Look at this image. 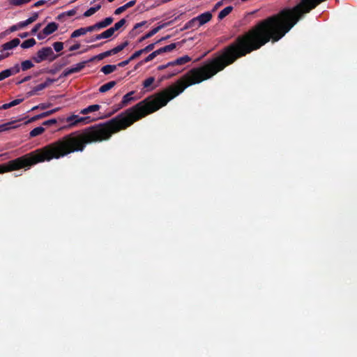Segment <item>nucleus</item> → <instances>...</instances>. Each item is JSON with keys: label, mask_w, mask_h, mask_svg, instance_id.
<instances>
[{"label": "nucleus", "mask_w": 357, "mask_h": 357, "mask_svg": "<svg viewBox=\"0 0 357 357\" xmlns=\"http://www.w3.org/2000/svg\"><path fill=\"white\" fill-rule=\"evenodd\" d=\"M56 123V120L55 119H52L47 121H45L43 123V126H50L51 125L55 124Z\"/></svg>", "instance_id": "obj_45"}, {"label": "nucleus", "mask_w": 357, "mask_h": 357, "mask_svg": "<svg viewBox=\"0 0 357 357\" xmlns=\"http://www.w3.org/2000/svg\"><path fill=\"white\" fill-rule=\"evenodd\" d=\"M59 24L56 22H50L43 29V31L38 33L37 37L39 40L44 39L46 36L53 33L58 29Z\"/></svg>", "instance_id": "obj_4"}, {"label": "nucleus", "mask_w": 357, "mask_h": 357, "mask_svg": "<svg viewBox=\"0 0 357 357\" xmlns=\"http://www.w3.org/2000/svg\"><path fill=\"white\" fill-rule=\"evenodd\" d=\"M135 91H132L126 95L123 96L122 100L119 104V109H121L126 106H127L128 104H130L132 101L137 100L138 98L137 97H134L133 95L135 94Z\"/></svg>", "instance_id": "obj_5"}, {"label": "nucleus", "mask_w": 357, "mask_h": 357, "mask_svg": "<svg viewBox=\"0 0 357 357\" xmlns=\"http://www.w3.org/2000/svg\"><path fill=\"white\" fill-rule=\"evenodd\" d=\"M126 23V20L123 18L120 20L118 22L115 23L114 25L112 27L114 29V31H118Z\"/></svg>", "instance_id": "obj_29"}, {"label": "nucleus", "mask_w": 357, "mask_h": 357, "mask_svg": "<svg viewBox=\"0 0 357 357\" xmlns=\"http://www.w3.org/2000/svg\"><path fill=\"white\" fill-rule=\"evenodd\" d=\"M84 29H85V32L86 33L87 32L98 31V30H100V28L98 26V23H96L93 25H91V26H87V27H84Z\"/></svg>", "instance_id": "obj_34"}, {"label": "nucleus", "mask_w": 357, "mask_h": 357, "mask_svg": "<svg viewBox=\"0 0 357 357\" xmlns=\"http://www.w3.org/2000/svg\"><path fill=\"white\" fill-rule=\"evenodd\" d=\"M65 121L68 123L66 128H70L76 126L79 123H89L91 121V119L89 116L82 117L78 115L73 114L70 116H68Z\"/></svg>", "instance_id": "obj_3"}, {"label": "nucleus", "mask_w": 357, "mask_h": 357, "mask_svg": "<svg viewBox=\"0 0 357 357\" xmlns=\"http://www.w3.org/2000/svg\"><path fill=\"white\" fill-rule=\"evenodd\" d=\"M104 59V58H103V56H102V53H100V54H98V55H96V56H94L91 57V59H89L88 60V61H89V62H93V61H96V60H98V61H100V60H102V59Z\"/></svg>", "instance_id": "obj_44"}, {"label": "nucleus", "mask_w": 357, "mask_h": 357, "mask_svg": "<svg viewBox=\"0 0 357 357\" xmlns=\"http://www.w3.org/2000/svg\"><path fill=\"white\" fill-rule=\"evenodd\" d=\"M112 53H113L114 54H117V53L120 52L121 51H122V50H123V49L121 48V45H117L116 47H114L113 49H112Z\"/></svg>", "instance_id": "obj_50"}, {"label": "nucleus", "mask_w": 357, "mask_h": 357, "mask_svg": "<svg viewBox=\"0 0 357 357\" xmlns=\"http://www.w3.org/2000/svg\"><path fill=\"white\" fill-rule=\"evenodd\" d=\"M34 66L33 63L31 60H25L21 63L20 67L22 70L26 71L31 69Z\"/></svg>", "instance_id": "obj_25"}, {"label": "nucleus", "mask_w": 357, "mask_h": 357, "mask_svg": "<svg viewBox=\"0 0 357 357\" xmlns=\"http://www.w3.org/2000/svg\"><path fill=\"white\" fill-rule=\"evenodd\" d=\"M128 128V109L114 118L81 131H75L21 157L0 165V174L19 170L45 161L59 159L70 153L82 152L87 144L109 140L113 134Z\"/></svg>", "instance_id": "obj_1"}, {"label": "nucleus", "mask_w": 357, "mask_h": 357, "mask_svg": "<svg viewBox=\"0 0 357 357\" xmlns=\"http://www.w3.org/2000/svg\"><path fill=\"white\" fill-rule=\"evenodd\" d=\"M43 89H45L44 85H43V84L41 83V84L34 86L31 91H29L27 93V96L30 97V96L37 95L38 91H42Z\"/></svg>", "instance_id": "obj_21"}, {"label": "nucleus", "mask_w": 357, "mask_h": 357, "mask_svg": "<svg viewBox=\"0 0 357 357\" xmlns=\"http://www.w3.org/2000/svg\"><path fill=\"white\" fill-rule=\"evenodd\" d=\"M68 61L67 58H63L59 63H55L54 66H55L54 69H52L50 70V73L52 74H55L58 70L61 69L63 67L68 64Z\"/></svg>", "instance_id": "obj_12"}, {"label": "nucleus", "mask_w": 357, "mask_h": 357, "mask_svg": "<svg viewBox=\"0 0 357 357\" xmlns=\"http://www.w3.org/2000/svg\"><path fill=\"white\" fill-rule=\"evenodd\" d=\"M19 26H18V24H15V25H13L12 26L10 27V32H13V31H17V29H19Z\"/></svg>", "instance_id": "obj_58"}, {"label": "nucleus", "mask_w": 357, "mask_h": 357, "mask_svg": "<svg viewBox=\"0 0 357 357\" xmlns=\"http://www.w3.org/2000/svg\"><path fill=\"white\" fill-rule=\"evenodd\" d=\"M158 43L155 42V43H151V44H149L147 46H146L144 48H143V52L144 53H147V52H149L151 51H152L154 48H155V45L157 44Z\"/></svg>", "instance_id": "obj_37"}, {"label": "nucleus", "mask_w": 357, "mask_h": 357, "mask_svg": "<svg viewBox=\"0 0 357 357\" xmlns=\"http://www.w3.org/2000/svg\"><path fill=\"white\" fill-rule=\"evenodd\" d=\"M198 27H199V26H198V22L196 20V17H194L193 19H192L191 20L188 21L185 24V25L184 26V29H197Z\"/></svg>", "instance_id": "obj_22"}, {"label": "nucleus", "mask_w": 357, "mask_h": 357, "mask_svg": "<svg viewBox=\"0 0 357 357\" xmlns=\"http://www.w3.org/2000/svg\"><path fill=\"white\" fill-rule=\"evenodd\" d=\"M190 61L191 58L188 55H185L183 56L176 59L173 61H171V63L172 64V67H175L176 66L183 65Z\"/></svg>", "instance_id": "obj_11"}, {"label": "nucleus", "mask_w": 357, "mask_h": 357, "mask_svg": "<svg viewBox=\"0 0 357 357\" xmlns=\"http://www.w3.org/2000/svg\"><path fill=\"white\" fill-rule=\"evenodd\" d=\"M9 108H10L9 102L8 103H5V104L2 105L1 106H0V110L1 109H9Z\"/></svg>", "instance_id": "obj_59"}, {"label": "nucleus", "mask_w": 357, "mask_h": 357, "mask_svg": "<svg viewBox=\"0 0 357 357\" xmlns=\"http://www.w3.org/2000/svg\"><path fill=\"white\" fill-rule=\"evenodd\" d=\"M21 67L17 63L13 67L8 68V71L10 72V75H15L18 73L20 71Z\"/></svg>", "instance_id": "obj_32"}, {"label": "nucleus", "mask_w": 357, "mask_h": 357, "mask_svg": "<svg viewBox=\"0 0 357 357\" xmlns=\"http://www.w3.org/2000/svg\"><path fill=\"white\" fill-rule=\"evenodd\" d=\"M176 47V43H171L168 45L163 47V50L165 52H169Z\"/></svg>", "instance_id": "obj_35"}, {"label": "nucleus", "mask_w": 357, "mask_h": 357, "mask_svg": "<svg viewBox=\"0 0 357 357\" xmlns=\"http://www.w3.org/2000/svg\"><path fill=\"white\" fill-rule=\"evenodd\" d=\"M20 43V40L19 38H14V39L11 40L10 41L7 42V43L3 44L1 46V52L5 51V50H12L14 47H15L17 45H19Z\"/></svg>", "instance_id": "obj_8"}, {"label": "nucleus", "mask_w": 357, "mask_h": 357, "mask_svg": "<svg viewBox=\"0 0 357 357\" xmlns=\"http://www.w3.org/2000/svg\"><path fill=\"white\" fill-rule=\"evenodd\" d=\"M146 23V21H142L135 24L132 29L128 33V37L130 38H134L139 33L138 29L142 27Z\"/></svg>", "instance_id": "obj_9"}, {"label": "nucleus", "mask_w": 357, "mask_h": 357, "mask_svg": "<svg viewBox=\"0 0 357 357\" xmlns=\"http://www.w3.org/2000/svg\"><path fill=\"white\" fill-rule=\"evenodd\" d=\"M172 69L169 70L167 72V75H165L162 77V78H161L162 80L170 79L171 77L181 73L183 70V68H174V67H172Z\"/></svg>", "instance_id": "obj_10"}, {"label": "nucleus", "mask_w": 357, "mask_h": 357, "mask_svg": "<svg viewBox=\"0 0 357 357\" xmlns=\"http://www.w3.org/2000/svg\"><path fill=\"white\" fill-rule=\"evenodd\" d=\"M116 65H105L101 68L100 71L105 75H109L116 70Z\"/></svg>", "instance_id": "obj_18"}, {"label": "nucleus", "mask_w": 357, "mask_h": 357, "mask_svg": "<svg viewBox=\"0 0 357 357\" xmlns=\"http://www.w3.org/2000/svg\"><path fill=\"white\" fill-rule=\"evenodd\" d=\"M170 24H171V22H169L167 23L162 24L153 28L152 30H151L147 33H146L144 36H143L142 38H140L139 40V42L141 43V42L144 41V40L152 37L155 33H157L160 30L166 27L167 26L169 25Z\"/></svg>", "instance_id": "obj_6"}, {"label": "nucleus", "mask_w": 357, "mask_h": 357, "mask_svg": "<svg viewBox=\"0 0 357 357\" xmlns=\"http://www.w3.org/2000/svg\"><path fill=\"white\" fill-rule=\"evenodd\" d=\"M130 61H131L129 60V59H128L127 60H125V61H123L119 63L117 66L124 67V66H127Z\"/></svg>", "instance_id": "obj_52"}, {"label": "nucleus", "mask_w": 357, "mask_h": 357, "mask_svg": "<svg viewBox=\"0 0 357 357\" xmlns=\"http://www.w3.org/2000/svg\"><path fill=\"white\" fill-rule=\"evenodd\" d=\"M38 13H33V15L31 17H30L29 18H28L26 20L19 22L18 23L19 28L22 29L24 26L33 23L38 19Z\"/></svg>", "instance_id": "obj_13"}, {"label": "nucleus", "mask_w": 357, "mask_h": 357, "mask_svg": "<svg viewBox=\"0 0 357 357\" xmlns=\"http://www.w3.org/2000/svg\"><path fill=\"white\" fill-rule=\"evenodd\" d=\"M154 52H155L156 56L160 55V54H161L162 53H165V52L163 50V47L160 48V49H158V50H155V51H154Z\"/></svg>", "instance_id": "obj_60"}, {"label": "nucleus", "mask_w": 357, "mask_h": 357, "mask_svg": "<svg viewBox=\"0 0 357 357\" xmlns=\"http://www.w3.org/2000/svg\"><path fill=\"white\" fill-rule=\"evenodd\" d=\"M86 34L84 27L79 28L78 29L75 30L72 33L70 37L72 38H77L81 36Z\"/></svg>", "instance_id": "obj_28"}, {"label": "nucleus", "mask_w": 357, "mask_h": 357, "mask_svg": "<svg viewBox=\"0 0 357 357\" xmlns=\"http://www.w3.org/2000/svg\"><path fill=\"white\" fill-rule=\"evenodd\" d=\"M74 72L73 70V68H66V70H64L63 71V73H61V75H60V78H62V77H66L68 76H69L71 74H73Z\"/></svg>", "instance_id": "obj_36"}, {"label": "nucleus", "mask_w": 357, "mask_h": 357, "mask_svg": "<svg viewBox=\"0 0 357 357\" xmlns=\"http://www.w3.org/2000/svg\"><path fill=\"white\" fill-rule=\"evenodd\" d=\"M155 82L153 77H149L143 82L144 88L149 89Z\"/></svg>", "instance_id": "obj_30"}, {"label": "nucleus", "mask_w": 357, "mask_h": 357, "mask_svg": "<svg viewBox=\"0 0 357 357\" xmlns=\"http://www.w3.org/2000/svg\"><path fill=\"white\" fill-rule=\"evenodd\" d=\"M233 8L231 6H227L222 9L218 14V19L222 20L226 16H227L232 10Z\"/></svg>", "instance_id": "obj_24"}, {"label": "nucleus", "mask_w": 357, "mask_h": 357, "mask_svg": "<svg viewBox=\"0 0 357 357\" xmlns=\"http://www.w3.org/2000/svg\"><path fill=\"white\" fill-rule=\"evenodd\" d=\"M114 33V29L112 27L109 28L108 29L105 30V31L102 32L100 33L102 39L105 38H109L112 37Z\"/></svg>", "instance_id": "obj_27"}, {"label": "nucleus", "mask_w": 357, "mask_h": 357, "mask_svg": "<svg viewBox=\"0 0 357 357\" xmlns=\"http://www.w3.org/2000/svg\"><path fill=\"white\" fill-rule=\"evenodd\" d=\"M116 84V81H110V82L102 85L99 88V91L100 93H105V92L108 91L109 90H110L111 89H112Z\"/></svg>", "instance_id": "obj_16"}, {"label": "nucleus", "mask_w": 357, "mask_h": 357, "mask_svg": "<svg viewBox=\"0 0 357 357\" xmlns=\"http://www.w3.org/2000/svg\"><path fill=\"white\" fill-rule=\"evenodd\" d=\"M88 63H89L88 60L84 61L77 63L74 67H72L74 73L80 72L82 70H83L85 68L86 65Z\"/></svg>", "instance_id": "obj_23"}, {"label": "nucleus", "mask_w": 357, "mask_h": 357, "mask_svg": "<svg viewBox=\"0 0 357 357\" xmlns=\"http://www.w3.org/2000/svg\"><path fill=\"white\" fill-rule=\"evenodd\" d=\"M129 45V42L128 40H126L125 42L120 44L121 48L123 50Z\"/></svg>", "instance_id": "obj_63"}, {"label": "nucleus", "mask_w": 357, "mask_h": 357, "mask_svg": "<svg viewBox=\"0 0 357 357\" xmlns=\"http://www.w3.org/2000/svg\"><path fill=\"white\" fill-rule=\"evenodd\" d=\"M80 47V44L79 43H76L73 45H72L70 48H69V51H75V50H78L79 48Z\"/></svg>", "instance_id": "obj_55"}, {"label": "nucleus", "mask_w": 357, "mask_h": 357, "mask_svg": "<svg viewBox=\"0 0 357 357\" xmlns=\"http://www.w3.org/2000/svg\"><path fill=\"white\" fill-rule=\"evenodd\" d=\"M77 13V8H73L72 10H68L66 12H64L61 14H60L59 16H58V19H61V17H63V16H73L76 14Z\"/></svg>", "instance_id": "obj_31"}, {"label": "nucleus", "mask_w": 357, "mask_h": 357, "mask_svg": "<svg viewBox=\"0 0 357 357\" xmlns=\"http://www.w3.org/2000/svg\"><path fill=\"white\" fill-rule=\"evenodd\" d=\"M170 67H172V64L171 63V62H169L165 65H160V66H158V70H163L165 68H170Z\"/></svg>", "instance_id": "obj_47"}, {"label": "nucleus", "mask_w": 357, "mask_h": 357, "mask_svg": "<svg viewBox=\"0 0 357 357\" xmlns=\"http://www.w3.org/2000/svg\"><path fill=\"white\" fill-rule=\"evenodd\" d=\"M100 8H101L100 4H98L94 7L90 8L86 12H84V17H88L93 15L95 13H96L98 10H99L100 9Z\"/></svg>", "instance_id": "obj_20"}, {"label": "nucleus", "mask_w": 357, "mask_h": 357, "mask_svg": "<svg viewBox=\"0 0 357 357\" xmlns=\"http://www.w3.org/2000/svg\"><path fill=\"white\" fill-rule=\"evenodd\" d=\"M13 5L14 6H21L24 3H26L27 1H10Z\"/></svg>", "instance_id": "obj_61"}, {"label": "nucleus", "mask_w": 357, "mask_h": 357, "mask_svg": "<svg viewBox=\"0 0 357 357\" xmlns=\"http://www.w3.org/2000/svg\"><path fill=\"white\" fill-rule=\"evenodd\" d=\"M112 55H114V54L112 53V50H107L106 52H102V56H103L104 59L105 57H107V56H112Z\"/></svg>", "instance_id": "obj_56"}, {"label": "nucleus", "mask_w": 357, "mask_h": 357, "mask_svg": "<svg viewBox=\"0 0 357 357\" xmlns=\"http://www.w3.org/2000/svg\"><path fill=\"white\" fill-rule=\"evenodd\" d=\"M144 53L143 50H139L138 51H136L134 54H132L129 60L132 61L137 58H138L141 54Z\"/></svg>", "instance_id": "obj_39"}, {"label": "nucleus", "mask_w": 357, "mask_h": 357, "mask_svg": "<svg viewBox=\"0 0 357 357\" xmlns=\"http://www.w3.org/2000/svg\"><path fill=\"white\" fill-rule=\"evenodd\" d=\"M136 1H128L126 4L124 5V7L126 9L132 7L135 4Z\"/></svg>", "instance_id": "obj_57"}, {"label": "nucleus", "mask_w": 357, "mask_h": 357, "mask_svg": "<svg viewBox=\"0 0 357 357\" xmlns=\"http://www.w3.org/2000/svg\"><path fill=\"white\" fill-rule=\"evenodd\" d=\"M56 80L52 78H47L45 82L42 83L44 85V88H47L50 86L52 83H54Z\"/></svg>", "instance_id": "obj_43"}, {"label": "nucleus", "mask_w": 357, "mask_h": 357, "mask_svg": "<svg viewBox=\"0 0 357 357\" xmlns=\"http://www.w3.org/2000/svg\"><path fill=\"white\" fill-rule=\"evenodd\" d=\"M47 1H36V3L33 4V7H38V6H40L43 4H45V3H46Z\"/></svg>", "instance_id": "obj_62"}, {"label": "nucleus", "mask_w": 357, "mask_h": 357, "mask_svg": "<svg viewBox=\"0 0 357 357\" xmlns=\"http://www.w3.org/2000/svg\"><path fill=\"white\" fill-rule=\"evenodd\" d=\"M24 98H17L9 102L10 107L16 106L22 102Z\"/></svg>", "instance_id": "obj_42"}, {"label": "nucleus", "mask_w": 357, "mask_h": 357, "mask_svg": "<svg viewBox=\"0 0 357 357\" xmlns=\"http://www.w3.org/2000/svg\"><path fill=\"white\" fill-rule=\"evenodd\" d=\"M44 118L43 116V114H38V115H36L34 116L33 117H32L29 121V122H33V121H37L38 119H43Z\"/></svg>", "instance_id": "obj_49"}, {"label": "nucleus", "mask_w": 357, "mask_h": 357, "mask_svg": "<svg viewBox=\"0 0 357 357\" xmlns=\"http://www.w3.org/2000/svg\"><path fill=\"white\" fill-rule=\"evenodd\" d=\"M36 42L34 38H30V39L24 40L21 44V47L23 49H27V48L33 47V45H36Z\"/></svg>", "instance_id": "obj_26"}, {"label": "nucleus", "mask_w": 357, "mask_h": 357, "mask_svg": "<svg viewBox=\"0 0 357 357\" xmlns=\"http://www.w3.org/2000/svg\"><path fill=\"white\" fill-rule=\"evenodd\" d=\"M211 18L212 14L210 12H205L196 17V20L198 22V26H199L209 22L211 20Z\"/></svg>", "instance_id": "obj_7"}, {"label": "nucleus", "mask_w": 357, "mask_h": 357, "mask_svg": "<svg viewBox=\"0 0 357 357\" xmlns=\"http://www.w3.org/2000/svg\"><path fill=\"white\" fill-rule=\"evenodd\" d=\"M24 98H17L9 102L10 107L16 106L22 102Z\"/></svg>", "instance_id": "obj_41"}, {"label": "nucleus", "mask_w": 357, "mask_h": 357, "mask_svg": "<svg viewBox=\"0 0 357 357\" xmlns=\"http://www.w3.org/2000/svg\"><path fill=\"white\" fill-rule=\"evenodd\" d=\"M157 56L155 54V52H153L151 53L149 56H147L144 61H142L141 63H148L151 61H152L154 58H155Z\"/></svg>", "instance_id": "obj_40"}, {"label": "nucleus", "mask_w": 357, "mask_h": 357, "mask_svg": "<svg viewBox=\"0 0 357 357\" xmlns=\"http://www.w3.org/2000/svg\"><path fill=\"white\" fill-rule=\"evenodd\" d=\"M101 39H102V38H101V36L100 33V34H97V35L93 36L90 40H87V42L92 43V42H94V41H96L98 40H101Z\"/></svg>", "instance_id": "obj_48"}, {"label": "nucleus", "mask_w": 357, "mask_h": 357, "mask_svg": "<svg viewBox=\"0 0 357 357\" xmlns=\"http://www.w3.org/2000/svg\"><path fill=\"white\" fill-rule=\"evenodd\" d=\"M114 21V18L112 17H108L104 19L103 20L97 22L100 29H104L109 26Z\"/></svg>", "instance_id": "obj_17"}, {"label": "nucleus", "mask_w": 357, "mask_h": 357, "mask_svg": "<svg viewBox=\"0 0 357 357\" xmlns=\"http://www.w3.org/2000/svg\"><path fill=\"white\" fill-rule=\"evenodd\" d=\"M148 2L149 1H145V3L142 2L140 4H139L136 8L137 11L142 13H144V11L149 10L150 8H155V6L159 5V4H157V5L153 4L151 6H147L146 3H148Z\"/></svg>", "instance_id": "obj_15"}, {"label": "nucleus", "mask_w": 357, "mask_h": 357, "mask_svg": "<svg viewBox=\"0 0 357 357\" xmlns=\"http://www.w3.org/2000/svg\"><path fill=\"white\" fill-rule=\"evenodd\" d=\"M170 38V36H167L163 37V38H160V40H158L157 41V43H161L162 41H163V40H167V39H168V38Z\"/></svg>", "instance_id": "obj_64"}, {"label": "nucleus", "mask_w": 357, "mask_h": 357, "mask_svg": "<svg viewBox=\"0 0 357 357\" xmlns=\"http://www.w3.org/2000/svg\"><path fill=\"white\" fill-rule=\"evenodd\" d=\"M59 110V108H56V109H53L52 110H49V111H47V112H43V117H47L52 114H54V112H56V111Z\"/></svg>", "instance_id": "obj_46"}, {"label": "nucleus", "mask_w": 357, "mask_h": 357, "mask_svg": "<svg viewBox=\"0 0 357 357\" xmlns=\"http://www.w3.org/2000/svg\"><path fill=\"white\" fill-rule=\"evenodd\" d=\"M31 77L30 75L26 76V77H24L22 79H21V80L18 81V82H17V84H22V83H24V82H27V81L30 80V79H31Z\"/></svg>", "instance_id": "obj_53"}, {"label": "nucleus", "mask_w": 357, "mask_h": 357, "mask_svg": "<svg viewBox=\"0 0 357 357\" xmlns=\"http://www.w3.org/2000/svg\"><path fill=\"white\" fill-rule=\"evenodd\" d=\"M52 46L56 52H59L63 49V43L62 42H55Z\"/></svg>", "instance_id": "obj_33"}, {"label": "nucleus", "mask_w": 357, "mask_h": 357, "mask_svg": "<svg viewBox=\"0 0 357 357\" xmlns=\"http://www.w3.org/2000/svg\"><path fill=\"white\" fill-rule=\"evenodd\" d=\"M10 72L8 69H6L0 73V81L3 80L4 79L10 77Z\"/></svg>", "instance_id": "obj_38"}, {"label": "nucleus", "mask_w": 357, "mask_h": 357, "mask_svg": "<svg viewBox=\"0 0 357 357\" xmlns=\"http://www.w3.org/2000/svg\"><path fill=\"white\" fill-rule=\"evenodd\" d=\"M59 56L58 54H55L50 47H45L39 50L36 54L32 56V60L37 63H41L45 60H49V61H54Z\"/></svg>", "instance_id": "obj_2"}, {"label": "nucleus", "mask_w": 357, "mask_h": 357, "mask_svg": "<svg viewBox=\"0 0 357 357\" xmlns=\"http://www.w3.org/2000/svg\"><path fill=\"white\" fill-rule=\"evenodd\" d=\"M45 132V128L42 126L36 127L33 128L30 132H29V137L31 138L37 137L41 134H43Z\"/></svg>", "instance_id": "obj_19"}, {"label": "nucleus", "mask_w": 357, "mask_h": 357, "mask_svg": "<svg viewBox=\"0 0 357 357\" xmlns=\"http://www.w3.org/2000/svg\"><path fill=\"white\" fill-rule=\"evenodd\" d=\"M40 26H41V24H37L36 25H35V26L31 30V33L32 34L36 33L38 31V30L40 29Z\"/></svg>", "instance_id": "obj_54"}, {"label": "nucleus", "mask_w": 357, "mask_h": 357, "mask_svg": "<svg viewBox=\"0 0 357 357\" xmlns=\"http://www.w3.org/2000/svg\"><path fill=\"white\" fill-rule=\"evenodd\" d=\"M125 10H126V8H125L124 6H121V7L116 8L114 11V14L120 15L121 13H123Z\"/></svg>", "instance_id": "obj_51"}, {"label": "nucleus", "mask_w": 357, "mask_h": 357, "mask_svg": "<svg viewBox=\"0 0 357 357\" xmlns=\"http://www.w3.org/2000/svg\"><path fill=\"white\" fill-rule=\"evenodd\" d=\"M100 108V105H89V107L82 109L80 111V114H87L89 113H91V112H96V111H98Z\"/></svg>", "instance_id": "obj_14"}]
</instances>
